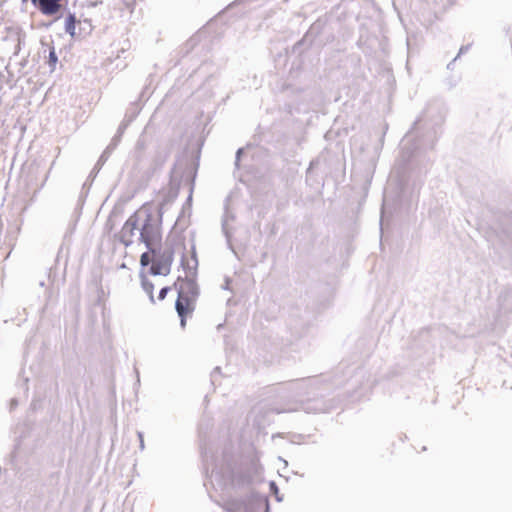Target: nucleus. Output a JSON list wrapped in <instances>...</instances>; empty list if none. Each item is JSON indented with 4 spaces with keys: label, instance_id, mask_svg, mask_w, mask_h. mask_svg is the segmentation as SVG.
Listing matches in <instances>:
<instances>
[{
    "label": "nucleus",
    "instance_id": "obj_1",
    "mask_svg": "<svg viewBox=\"0 0 512 512\" xmlns=\"http://www.w3.org/2000/svg\"><path fill=\"white\" fill-rule=\"evenodd\" d=\"M178 289V298L176 301V310L181 318V325L185 326V319L189 316L194 308L198 295L197 284L193 279H178L175 283Z\"/></svg>",
    "mask_w": 512,
    "mask_h": 512
},
{
    "label": "nucleus",
    "instance_id": "obj_2",
    "mask_svg": "<svg viewBox=\"0 0 512 512\" xmlns=\"http://www.w3.org/2000/svg\"><path fill=\"white\" fill-rule=\"evenodd\" d=\"M135 214H142V220L140 221V237L152 256L155 257L156 246L161 241L160 222L148 210H140Z\"/></svg>",
    "mask_w": 512,
    "mask_h": 512
},
{
    "label": "nucleus",
    "instance_id": "obj_3",
    "mask_svg": "<svg viewBox=\"0 0 512 512\" xmlns=\"http://www.w3.org/2000/svg\"><path fill=\"white\" fill-rule=\"evenodd\" d=\"M142 214H133L128 218L121 229V240L127 246L133 242L135 230L140 226Z\"/></svg>",
    "mask_w": 512,
    "mask_h": 512
},
{
    "label": "nucleus",
    "instance_id": "obj_4",
    "mask_svg": "<svg viewBox=\"0 0 512 512\" xmlns=\"http://www.w3.org/2000/svg\"><path fill=\"white\" fill-rule=\"evenodd\" d=\"M251 482L250 476L242 470H232L225 477V485L230 489L241 488Z\"/></svg>",
    "mask_w": 512,
    "mask_h": 512
},
{
    "label": "nucleus",
    "instance_id": "obj_5",
    "mask_svg": "<svg viewBox=\"0 0 512 512\" xmlns=\"http://www.w3.org/2000/svg\"><path fill=\"white\" fill-rule=\"evenodd\" d=\"M173 261V254L169 253V255L163 259H155L152 261V265L150 267V273L152 275H168L171 270V264Z\"/></svg>",
    "mask_w": 512,
    "mask_h": 512
},
{
    "label": "nucleus",
    "instance_id": "obj_6",
    "mask_svg": "<svg viewBox=\"0 0 512 512\" xmlns=\"http://www.w3.org/2000/svg\"><path fill=\"white\" fill-rule=\"evenodd\" d=\"M141 279L142 288L148 294L150 301L154 303V284L145 275H142Z\"/></svg>",
    "mask_w": 512,
    "mask_h": 512
},
{
    "label": "nucleus",
    "instance_id": "obj_7",
    "mask_svg": "<svg viewBox=\"0 0 512 512\" xmlns=\"http://www.w3.org/2000/svg\"><path fill=\"white\" fill-rule=\"evenodd\" d=\"M75 24H76L75 16L72 14H69L65 21V30L72 37L75 35Z\"/></svg>",
    "mask_w": 512,
    "mask_h": 512
},
{
    "label": "nucleus",
    "instance_id": "obj_8",
    "mask_svg": "<svg viewBox=\"0 0 512 512\" xmlns=\"http://www.w3.org/2000/svg\"><path fill=\"white\" fill-rule=\"evenodd\" d=\"M153 260L154 259L151 258L150 253L145 252L141 255L140 264H141V266L145 267V266L149 265L150 262H152Z\"/></svg>",
    "mask_w": 512,
    "mask_h": 512
},
{
    "label": "nucleus",
    "instance_id": "obj_9",
    "mask_svg": "<svg viewBox=\"0 0 512 512\" xmlns=\"http://www.w3.org/2000/svg\"><path fill=\"white\" fill-rule=\"evenodd\" d=\"M169 290H170V288H169V287H164V288H162V289L160 290V292H159V296H158L159 300H163V299H165V297H166V295H167V293H168V291H169Z\"/></svg>",
    "mask_w": 512,
    "mask_h": 512
},
{
    "label": "nucleus",
    "instance_id": "obj_10",
    "mask_svg": "<svg viewBox=\"0 0 512 512\" xmlns=\"http://www.w3.org/2000/svg\"><path fill=\"white\" fill-rule=\"evenodd\" d=\"M49 59H50V62H51L53 65L57 62V56H56V53H55L54 49H52V50L50 51Z\"/></svg>",
    "mask_w": 512,
    "mask_h": 512
}]
</instances>
